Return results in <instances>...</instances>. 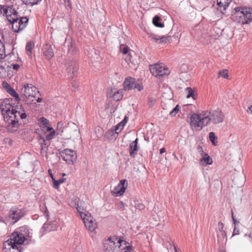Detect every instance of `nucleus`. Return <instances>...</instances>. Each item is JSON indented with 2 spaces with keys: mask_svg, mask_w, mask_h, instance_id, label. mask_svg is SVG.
<instances>
[{
  "mask_svg": "<svg viewBox=\"0 0 252 252\" xmlns=\"http://www.w3.org/2000/svg\"><path fill=\"white\" fill-rule=\"evenodd\" d=\"M224 115L220 109L204 110L193 113L189 118V125L192 130L199 131L213 122L218 124L223 121Z\"/></svg>",
  "mask_w": 252,
  "mask_h": 252,
  "instance_id": "nucleus-1",
  "label": "nucleus"
},
{
  "mask_svg": "<svg viewBox=\"0 0 252 252\" xmlns=\"http://www.w3.org/2000/svg\"><path fill=\"white\" fill-rule=\"evenodd\" d=\"M104 252H133L134 249L124 240L109 238L103 241Z\"/></svg>",
  "mask_w": 252,
  "mask_h": 252,
  "instance_id": "nucleus-2",
  "label": "nucleus"
},
{
  "mask_svg": "<svg viewBox=\"0 0 252 252\" xmlns=\"http://www.w3.org/2000/svg\"><path fill=\"white\" fill-rule=\"evenodd\" d=\"M76 209L80 214L81 218L83 220L86 228L91 232L94 231L97 227V224L91 214L86 211L83 212V208H82L79 205H77Z\"/></svg>",
  "mask_w": 252,
  "mask_h": 252,
  "instance_id": "nucleus-3",
  "label": "nucleus"
},
{
  "mask_svg": "<svg viewBox=\"0 0 252 252\" xmlns=\"http://www.w3.org/2000/svg\"><path fill=\"white\" fill-rule=\"evenodd\" d=\"M61 135L63 139L75 140L79 137L80 132L77 126L73 124L72 126L63 128Z\"/></svg>",
  "mask_w": 252,
  "mask_h": 252,
  "instance_id": "nucleus-4",
  "label": "nucleus"
},
{
  "mask_svg": "<svg viewBox=\"0 0 252 252\" xmlns=\"http://www.w3.org/2000/svg\"><path fill=\"white\" fill-rule=\"evenodd\" d=\"M25 99L28 104L33 103L34 98L37 93H39L37 89L32 84H28L24 86L22 89Z\"/></svg>",
  "mask_w": 252,
  "mask_h": 252,
  "instance_id": "nucleus-5",
  "label": "nucleus"
},
{
  "mask_svg": "<svg viewBox=\"0 0 252 252\" xmlns=\"http://www.w3.org/2000/svg\"><path fill=\"white\" fill-rule=\"evenodd\" d=\"M38 125L41 129L45 132L49 131L50 133L45 135L47 140H50L55 136V131L49 124V121L42 117L38 119Z\"/></svg>",
  "mask_w": 252,
  "mask_h": 252,
  "instance_id": "nucleus-6",
  "label": "nucleus"
},
{
  "mask_svg": "<svg viewBox=\"0 0 252 252\" xmlns=\"http://www.w3.org/2000/svg\"><path fill=\"white\" fill-rule=\"evenodd\" d=\"M27 228L25 226H22L17 229L10 236L9 241H12L15 245H21L25 240V234Z\"/></svg>",
  "mask_w": 252,
  "mask_h": 252,
  "instance_id": "nucleus-7",
  "label": "nucleus"
},
{
  "mask_svg": "<svg viewBox=\"0 0 252 252\" xmlns=\"http://www.w3.org/2000/svg\"><path fill=\"white\" fill-rule=\"evenodd\" d=\"M151 73L155 76H163L169 74V70L164 64L156 63L150 66Z\"/></svg>",
  "mask_w": 252,
  "mask_h": 252,
  "instance_id": "nucleus-8",
  "label": "nucleus"
},
{
  "mask_svg": "<svg viewBox=\"0 0 252 252\" xmlns=\"http://www.w3.org/2000/svg\"><path fill=\"white\" fill-rule=\"evenodd\" d=\"M0 13L5 15L8 21L11 23L14 20L17 19L18 12L12 7L5 5L0 6Z\"/></svg>",
  "mask_w": 252,
  "mask_h": 252,
  "instance_id": "nucleus-9",
  "label": "nucleus"
},
{
  "mask_svg": "<svg viewBox=\"0 0 252 252\" xmlns=\"http://www.w3.org/2000/svg\"><path fill=\"white\" fill-rule=\"evenodd\" d=\"M29 19L27 17H17V19L14 20L12 23V29L15 32H18L24 30L28 25Z\"/></svg>",
  "mask_w": 252,
  "mask_h": 252,
  "instance_id": "nucleus-10",
  "label": "nucleus"
},
{
  "mask_svg": "<svg viewBox=\"0 0 252 252\" xmlns=\"http://www.w3.org/2000/svg\"><path fill=\"white\" fill-rule=\"evenodd\" d=\"M12 109L15 112V120L12 122L18 123L19 119H24L27 117V114L22 105L18 102H14Z\"/></svg>",
  "mask_w": 252,
  "mask_h": 252,
  "instance_id": "nucleus-11",
  "label": "nucleus"
},
{
  "mask_svg": "<svg viewBox=\"0 0 252 252\" xmlns=\"http://www.w3.org/2000/svg\"><path fill=\"white\" fill-rule=\"evenodd\" d=\"M243 7H236L231 15V19L235 22L242 25L247 24V21L245 20V16L243 12Z\"/></svg>",
  "mask_w": 252,
  "mask_h": 252,
  "instance_id": "nucleus-12",
  "label": "nucleus"
},
{
  "mask_svg": "<svg viewBox=\"0 0 252 252\" xmlns=\"http://www.w3.org/2000/svg\"><path fill=\"white\" fill-rule=\"evenodd\" d=\"M61 157L67 164H73L77 158L76 152L69 149H65L61 153Z\"/></svg>",
  "mask_w": 252,
  "mask_h": 252,
  "instance_id": "nucleus-13",
  "label": "nucleus"
},
{
  "mask_svg": "<svg viewBox=\"0 0 252 252\" xmlns=\"http://www.w3.org/2000/svg\"><path fill=\"white\" fill-rule=\"evenodd\" d=\"M24 216V213L21 209L12 208L9 212L7 220L10 224H14Z\"/></svg>",
  "mask_w": 252,
  "mask_h": 252,
  "instance_id": "nucleus-14",
  "label": "nucleus"
},
{
  "mask_svg": "<svg viewBox=\"0 0 252 252\" xmlns=\"http://www.w3.org/2000/svg\"><path fill=\"white\" fill-rule=\"evenodd\" d=\"M123 85L124 89L126 91L137 89L139 91H140L143 89L142 84L138 83L135 81V79L130 77H127L125 79Z\"/></svg>",
  "mask_w": 252,
  "mask_h": 252,
  "instance_id": "nucleus-15",
  "label": "nucleus"
},
{
  "mask_svg": "<svg viewBox=\"0 0 252 252\" xmlns=\"http://www.w3.org/2000/svg\"><path fill=\"white\" fill-rule=\"evenodd\" d=\"M127 181L126 180H122L119 184L115 187L111 193L114 196H120L124 194L127 188Z\"/></svg>",
  "mask_w": 252,
  "mask_h": 252,
  "instance_id": "nucleus-16",
  "label": "nucleus"
},
{
  "mask_svg": "<svg viewBox=\"0 0 252 252\" xmlns=\"http://www.w3.org/2000/svg\"><path fill=\"white\" fill-rule=\"evenodd\" d=\"M107 96L113 98L116 101H119L123 97V90H117L115 88H109L107 92Z\"/></svg>",
  "mask_w": 252,
  "mask_h": 252,
  "instance_id": "nucleus-17",
  "label": "nucleus"
},
{
  "mask_svg": "<svg viewBox=\"0 0 252 252\" xmlns=\"http://www.w3.org/2000/svg\"><path fill=\"white\" fill-rule=\"evenodd\" d=\"M2 252H21L19 247L7 240L3 244Z\"/></svg>",
  "mask_w": 252,
  "mask_h": 252,
  "instance_id": "nucleus-18",
  "label": "nucleus"
},
{
  "mask_svg": "<svg viewBox=\"0 0 252 252\" xmlns=\"http://www.w3.org/2000/svg\"><path fill=\"white\" fill-rule=\"evenodd\" d=\"M12 98H4L0 102V108L2 114L12 108L13 104Z\"/></svg>",
  "mask_w": 252,
  "mask_h": 252,
  "instance_id": "nucleus-19",
  "label": "nucleus"
},
{
  "mask_svg": "<svg viewBox=\"0 0 252 252\" xmlns=\"http://www.w3.org/2000/svg\"><path fill=\"white\" fill-rule=\"evenodd\" d=\"M38 141L41 146L40 154L42 156H46L47 155V151L48 150V146L50 145V142L47 141L45 137L39 136L38 138Z\"/></svg>",
  "mask_w": 252,
  "mask_h": 252,
  "instance_id": "nucleus-20",
  "label": "nucleus"
},
{
  "mask_svg": "<svg viewBox=\"0 0 252 252\" xmlns=\"http://www.w3.org/2000/svg\"><path fill=\"white\" fill-rule=\"evenodd\" d=\"M42 52L48 60H51L54 55L53 49L52 46L49 44H46L43 45Z\"/></svg>",
  "mask_w": 252,
  "mask_h": 252,
  "instance_id": "nucleus-21",
  "label": "nucleus"
},
{
  "mask_svg": "<svg viewBox=\"0 0 252 252\" xmlns=\"http://www.w3.org/2000/svg\"><path fill=\"white\" fill-rule=\"evenodd\" d=\"M149 37L158 44H163L170 42V36H160L154 34L150 35Z\"/></svg>",
  "mask_w": 252,
  "mask_h": 252,
  "instance_id": "nucleus-22",
  "label": "nucleus"
},
{
  "mask_svg": "<svg viewBox=\"0 0 252 252\" xmlns=\"http://www.w3.org/2000/svg\"><path fill=\"white\" fill-rule=\"evenodd\" d=\"M137 56L134 52H131L127 56L124 57L123 59L130 66L131 65H135L137 64Z\"/></svg>",
  "mask_w": 252,
  "mask_h": 252,
  "instance_id": "nucleus-23",
  "label": "nucleus"
},
{
  "mask_svg": "<svg viewBox=\"0 0 252 252\" xmlns=\"http://www.w3.org/2000/svg\"><path fill=\"white\" fill-rule=\"evenodd\" d=\"M2 115L4 120L6 122H11L12 125L15 126L17 124V123L12 122V120H15V112L12 108L6 111V113H4L2 114Z\"/></svg>",
  "mask_w": 252,
  "mask_h": 252,
  "instance_id": "nucleus-24",
  "label": "nucleus"
},
{
  "mask_svg": "<svg viewBox=\"0 0 252 252\" xmlns=\"http://www.w3.org/2000/svg\"><path fill=\"white\" fill-rule=\"evenodd\" d=\"M200 163L202 165L206 166L207 164H212L213 161L207 154H204L200 158Z\"/></svg>",
  "mask_w": 252,
  "mask_h": 252,
  "instance_id": "nucleus-25",
  "label": "nucleus"
},
{
  "mask_svg": "<svg viewBox=\"0 0 252 252\" xmlns=\"http://www.w3.org/2000/svg\"><path fill=\"white\" fill-rule=\"evenodd\" d=\"M243 9L245 20L247 21V24H248L252 21V8L243 7Z\"/></svg>",
  "mask_w": 252,
  "mask_h": 252,
  "instance_id": "nucleus-26",
  "label": "nucleus"
},
{
  "mask_svg": "<svg viewBox=\"0 0 252 252\" xmlns=\"http://www.w3.org/2000/svg\"><path fill=\"white\" fill-rule=\"evenodd\" d=\"M232 0H217V5L220 10L225 11L228 7Z\"/></svg>",
  "mask_w": 252,
  "mask_h": 252,
  "instance_id": "nucleus-27",
  "label": "nucleus"
},
{
  "mask_svg": "<svg viewBox=\"0 0 252 252\" xmlns=\"http://www.w3.org/2000/svg\"><path fill=\"white\" fill-rule=\"evenodd\" d=\"M138 144V138H137L134 141L130 143L129 145V153L130 156H132L133 154H135V152L138 150L137 146Z\"/></svg>",
  "mask_w": 252,
  "mask_h": 252,
  "instance_id": "nucleus-28",
  "label": "nucleus"
},
{
  "mask_svg": "<svg viewBox=\"0 0 252 252\" xmlns=\"http://www.w3.org/2000/svg\"><path fill=\"white\" fill-rule=\"evenodd\" d=\"M185 92L187 94V98H189L192 97L194 100L197 99V94L194 90L190 87H188L185 89Z\"/></svg>",
  "mask_w": 252,
  "mask_h": 252,
  "instance_id": "nucleus-29",
  "label": "nucleus"
},
{
  "mask_svg": "<svg viewBox=\"0 0 252 252\" xmlns=\"http://www.w3.org/2000/svg\"><path fill=\"white\" fill-rule=\"evenodd\" d=\"M34 42L32 41L29 42L26 46V51L27 54L30 58L32 57V50L33 48L34 47Z\"/></svg>",
  "mask_w": 252,
  "mask_h": 252,
  "instance_id": "nucleus-30",
  "label": "nucleus"
},
{
  "mask_svg": "<svg viewBox=\"0 0 252 252\" xmlns=\"http://www.w3.org/2000/svg\"><path fill=\"white\" fill-rule=\"evenodd\" d=\"M120 50L123 53V58L128 55L129 53L133 52L128 46L124 44H122L120 46Z\"/></svg>",
  "mask_w": 252,
  "mask_h": 252,
  "instance_id": "nucleus-31",
  "label": "nucleus"
},
{
  "mask_svg": "<svg viewBox=\"0 0 252 252\" xmlns=\"http://www.w3.org/2000/svg\"><path fill=\"white\" fill-rule=\"evenodd\" d=\"M218 230L220 232L221 237L223 239L225 238L226 240L227 239L226 232H225V231L224 229L223 223L221 222H219L218 224Z\"/></svg>",
  "mask_w": 252,
  "mask_h": 252,
  "instance_id": "nucleus-32",
  "label": "nucleus"
},
{
  "mask_svg": "<svg viewBox=\"0 0 252 252\" xmlns=\"http://www.w3.org/2000/svg\"><path fill=\"white\" fill-rule=\"evenodd\" d=\"M7 92L14 97V98H12L13 99V102L20 101V98L19 97V94L13 89L11 88L7 91Z\"/></svg>",
  "mask_w": 252,
  "mask_h": 252,
  "instance_id": "nucleus-33",
  "label": "nucleus"
},
{
  "mask_svg": "<svg viewBox=\"0 0 252 252\" xmlns=\"http://www.w3.org/2000/svg\"><path fill=\"white\" fill-rule=\"evenodd\" d=\"M6 57L4 44L0 39V61L3 60Z\"/></svg>",
  "mask_w": 252,
  "mask_h": 252,
  "instance_id": "nucleus-34",
  "label": "nucleus"
},
{
  "mask_svg": "<svg viewBox=\"0 0 252 252\" xmlns=\"http://www.w3.org/2000/svg\"><path fill=\"white\" fill-rule=\"evenodd\" d=\"M160 18L158 16H155L153 19V24L157 27L159 28H162L164 27V24L163 23H159L158 21H159Z\"/></svg>",
  "mask_w": 252,
  "mask_h": 252,
  "instance_id": "nucleus-35",
  "label": "nucleus"
},
{
  "mask_svg": "<svg viewBox=\"0 0 252 252\" xmlns=\"http://www.w3.org/2000/svg\"><path fill=\"white\" fill-rule=\"evenodd\" d=\"M217 137L215 135L213 132L209 133V139L214 146H216L218 144Z\"/></svg>",
  "mask_w": 252,
  "mask_h": 252,
  "instance_id": "nucleus-36",
  "label": "nucleus"
},
{
  "mask_svg": "<svg viewBox=\"0 0 252 252\" xmlns=\"http://www.w3.org/2000/svg\"><path fill=\"white\" fill-rule=\"evenodd\" d=\"M65 178H62L58 180H56L55 179H54L53 181L54 188L56 189H58L59 188V186L61 184L63 183L65 181Z\"/></svg>",
  "mask_w": 252,
  "mask_h": 252,
  "instance_id": "nucleus-37",
  "label": "nucleus"
},
{
  "mask_svg": "<svg viewBox=\"0 0 252 252\" xmlns=\"http://www.w3.org/2000/svg\"><path fill=\"white\" fill-rule=\"evenodd\" d=\"M219 77H222L225 79H228V70L227 69L221 70L219 72Z\"/></svg>",
  "mask_w": 252,
  "mask_h": 252,
  "instance_id": "nucleus-38",
  "label": "nucleus"
},
{
  "mask_svg": "<svg viewBox=\"0 0 252 252\" xmlns=\"http://www.w3.org/2000/svg\"><path fill=\"white\" fill-rule=\"evenodd\" d=\"M157 102V99L155 97H150L148 99V104L150 107H153Z\"/></svg>",
  "mask_w": 252,
  "mask_h": 252,
  "instance_id": "nucleus-39",
  "label": "nucleus"
},
{
  "mask_svg": "<svg viewBox=\"0 0 252 252\" xmlns=\"http://www.w3.org/2000/svg\"><path fill=\"white\" fill-rule=\"evenodd\" d=\"M179 105H177L170 112V115L171 117L175 116L177 113L179 112Z\"/></svg>",
  "mask_w": 252,
  "mask_h": 252,
  "instance_id": "nucleus-40",
  "label": "nucleus"
},
{
  "mask_svg": "<svg viewBox=\"0 0 252 252\" xmlns=\"http://www.w3.org/2000/svg\"><path fill=\"white\" fill-rule=\"evenodd\" d=\"M124 126H122V125L120 124V123L115 126V131L116 133L118 134L119 132H120L123 129Z\"/></svg>",
  "mask_w": 252,
  "mask_h": 252,
  "instance_id": "nucleus-41",
  "label": "nucleus"
},
{
  "mask_svg": "<svg viewBox=\"0 0 252 252\" xmlns=\"http://www.w3.org/2000/svg\"><path fill=\"white\" fill-rule=\"evenodd\" d=\"M23 2L27 5H31L32 6L33 5L36 4L34 1V0H22Z\"/></svg>",
  "mask_w": 252,
  "mask_h": 252,
  "instance_id": "nucleus-42",
  "label": "nucleus"
},
{
  "mask_svg": "<svg viewBox=\"0 0 252 252\" xmlns=\"http://www.w3.org/2000/svg\"><path fill=\"white\" fill-rule=\"evenodd\" d=\"M61 2L66 6L71 7V4L69 0H60Z\"/></svg>",
  "mask_w": 252,
  "mask_h": 252,
  "instance_id": "nucleus-43",
  "label": "nucleus"
},
{
  "mask_svg": "<svg viewBox=\"0 0 252 252\" xmlns=\"http://www.w3.org/2000/svg\"><path fill=\"white\" fill-rule=\"evenodd\" d=\"M135 207L136 209L140 210H143L145 208L144 205L142 203H138L135 204Z\"/></svg>",
  "mask_w": 252,
  "mask_h": 252,
  "instance_id": "nucleus-44",
  "label": "nucleus"
},
{
  "mask_svg": "<svg viewBox=\"0 0 252 252\" xmlns=\"http://www.w3.org/2000/svg\"><path fill=\"white\" fill-rule=\"evenodd\" d=\"M3 141L5 144H7L9 146L12 145L13 143L12 140L9 137L5 138L3 140Z\"/></svg>",
  "mask_w": 252,
  "mask_h": 252,
  "instance_id": "nucleus-45",
  "label": "nucleus"
},
{
  "mask_svg": "<svg viewBox=\"0 0 252 252\" xmlns=\"http://www.w3.org/2000/svg\"><path fill=\"white\" fill-rule=\"evenodd\" d=\"M117 206L119 209H122L123 210L125 209V203L122 201H121L117 204Z\"/></svg>",
  "mask_w": 252,
  "mask_h": 252,
  "instance_id": "nucleus-46",
  "label": "nucleus"
},
{
  "mask_svg": "<svg viewBox=\"0 0 252 252\" xmlns=\"http://www.w3.org/2000/svg\"><path fill=\"white\" fill-rule=\"evenodd\" d=\"M2 86L4 88L6 89L7 91L11 88L10 86L6 82H3L2 83Z\"/></svg>",
  "mask_w": 252,
  "mask_h": 252,
  "instance_id": "nucleus-47",
  "label": "nucleus"
},
{
  "mask_svg": "<svg viewBox=\"0 0 252 252\" xmlns=\"http://www.w3.org/2000/svg\"><path fill=\"white\" fill-rule=\"evenodd\" d=\"M197 149L198 150V152L200 153V154L202 156L204 153L203 152V149L202 147L200 145H198L197 147Z\"/></svg>",
  "mask_w": 252,
  "mask_h": 252,
  "instance_id": "nucleus-48",
  "label": "nucleus"
},
{
  "mask_svg": "<svg viewBox=\"0 0 252 252\" xmlns=\"http://www.w3.org/2000/svg\"><path fill=\"white\" fill-rule=\"evenodd\" d=\"M11 67H12L15 70H18L19 67H20V66L18 65V64H12L11 65Z\"/></svg>",
  "mask_w": 252,
  "mask_h": 252,
  "instance_id": "nucleus-49",
  "label": "nucleus"
},
{
  "mask_svg": "<svg viewBox=\"0 0 252 252\" xmlns=\"http://www.w3.org/2000/svg\"><path fill=\"white\" fill-rule=\"evenodd\" d=\"M127 123V118L126 117L123 120H122V121H121L120 124H121L122 126H125V125L126 124V123Z\"/></svg>",
  "mask_w": 252,
  "mask_h": 252,
  "instance_id": "nucleus-50",
  "label": "nucleus"
},
{
  "mask_svg": "<svg viewBox=\"0 0 252 252\" xmlns=\"http://www.w3.org/2000/svg\"><path fill=\"white\" fill-rule=\"evenodd\" d=\"M238 234H239V230H237L236 229V226H235L234 230H233V235H238Z\"/></svg>",
  "mask_w": 252,
  "mask_h": 252,
  "instance_id": "nucleus-51",
  "label": "nucleus"
},
{
  "mask_svg": "<svg viewBox=\"0 0 252 252\" xmlns=\"http://www.w3.org/2000/svg\"><path fill=\"white\" fill-rule=\"evenodd\" d=\"M48 173L49 174V175H50V177L52 178V180L53 181L54 179H55V178H54V176H53V175L52 174V170L51 169H49L48 170Z\"/></svg>",
  "mask_w": 252,
  "mask_h": 252,
  "instance_id": "nucleus-52",
  "label": "nucleus"
},
{
  "mask_svg": "<svg viewBox=\"0 0 252 252\" xmlns=\"http://www.w3.org/2000/svg\"><path fill=\"white\" fill-rule=\"evenodd\" d=\"M247 112H248V113H250L252 114V105L248 107V109L247 110Z\"/></svg>",
  "mask_w": 252,
  "mask_h": 252,
  "instance_id": "nucleus-53",
  "label": "nucleus"
},
{
  "mask_svg": "<svg viewBox=\"0 0 252 252\" xmlns=\"http://www.w3.org/2000/svg\"><path fill=\"white\" fill-rule=\"evenodd\" d=\"M159 152H160V154H163V153L165 152V149L164 148H162L160 149Z\"/></svg>",
  "mask_w": 252,
  "mask_h": 252,
  "instance_id": "nucleus-54",
  "label": "nucleus"
},
{
  "mask_svg": "<svg viewBox=\"0 0 252 252\" xmlns=\"http://www.w3.org/2000/svg\"><path fill=\"white\" fill-rule=\"evenodd\" d=\"M232 219L234 221V223L235 224L236 222V220L235 219V218H234V216H233V211H232Z\"/></svg>",
  "mask_w": 252,
  "mask_h": 252,
  "instance_id": "nucleus-55",
  "label": "nucleus"
},
{
  "mask_svg": "<svg viewBox=\"0 0 252 252\" xmlns=\"http://www.w3.org/2000/svg\"><path fill=\"white\" fill-rule=\"evenodd\" d=\"M174 248H175V252H181V251L180 250H178L176 248V246H174Z\"/></svg>",
  "mask_w": 252,
  "mask_h": 252,
  "instance_id": "nucleus-56",
  "label": "nucleus"
},
{
  "mask_svg": "<svg viewBox=\"0 0 252 252\" xmlns=\"http://www.w3.org/2000/svg\"><path fill=\"white\" fill-rule=\"evenodd\" d=\"M36 101L37 102H40L42 101V98H40V97H38L37 99H36Z\"/></svg>",
  "mask_w": 252,
  "mask_h": 252,
  "instance_id": "nucleus-57",
  "label": "nucleus"
},
{
  "mask_svg": "<svg viewBox=\"0 0 252 252\" xmlns=\"http://www.w3.org/2000/svg\"><path fill=\"white\" fill-rule=\"evenodd\" d=\"M249 238L251 239V241L252 242V237H251V234L249 235Z\"/></svg>",
  "mask_w": 252,
  "mask_h": 252,
  "instance_id": "nucleus-58",
  "label": "nucleus"
},
{
  "mask_svg": "<svg viewBox=\"0 0 252 252\" xmlns=\"http://www.w3.org/2000/svg\"><path fill=\"white\" fill-rule=\"evenodd\" d=\"M219 252H226L224 251H223V250H221Z\"/></svg>",
  "mask_w": 252,
  "mask_h": 252,
  "instance_id": "nucleus-59",
  "label": "nucleus"
},
{
  "mask_svg": "<svg viewBox=\"0 0 252 252\" xmlns=\"http://www.w3.org/2000/svg\"><path fill=\"white\" fill-rule=\"evenodd\" d=\"M63 176H65V174H64V173H63Z\"/></svg>",
  "mask_w": 252,
  "mask_h": 252,
  "instance_id": "nucleus-60",
  "label": "nucleus"
}]
</instances>
